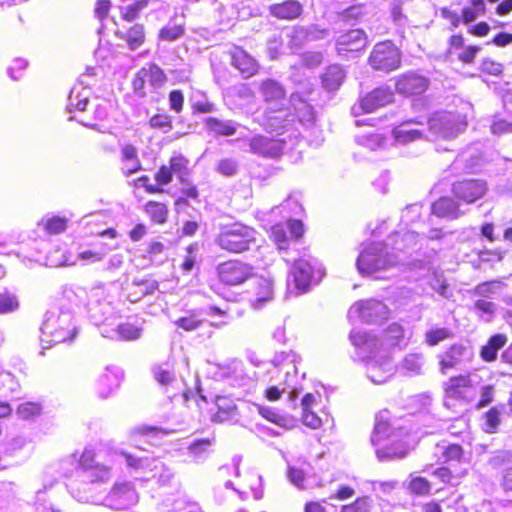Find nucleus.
<instances>
[{
	"label": "nucleus",
	"mask_w": 512,
	"mask_h": 512,
	"mask_svg": "<svg viewBox=\"0 0 512 512\" xmlns=\"http://www.w3.org/2000/svg\"><path fill=\"white\" fill-rule=\"evenodd\" d=\"M99 455L85 449L76 470L78 479L72 480L68 487L73 498L81 503L101 505L102 497L97 492L96 484L110 479V467L100 463Z\"/></svg>",
	"instance_id": "nucleus-1"
},
{
	"label": "nucleus",
	"mask_w": 512,
	"mask_h": 512,
	"mask_svg": "<svg viewBox=\"0 0 512 512\" xmlns=\"http://www.w3.org/2000/svg\"><path fill=\"white\" fill-rule=\"evenodd\" d=\"M350 340L358 348V355L366 361V373L371 382L384 384L394 375L396 368L392 358L381 348V343L375 336L352 331Z\"/></svg>",
	"instance_id": "nucleus-2"
},
{
	"label": "nucleus",
	"mask_w": 512,
	"mask_h": 512,
	"mask_svg": "<svg viewBox=\"0 0 512 512\" xmlns=\"http://www.w3.org/2000/svg\"><path fill=\"white\" fill-rule=\"evenodd\" d=\"M40 329L42 342L49 344L71 341L78 332L72 309L64 305L47 310Z\"/></svg>",
	"instance_id": "nucleus-3"
},
{
	"label": "nucleus",
	"mask_w": 512,
	"mask_h": 512,
	"mask_svg": "<svg viewBox=\"0 0 512 512\" xmlns=\"http://www.w3.org/2000/svg\"><path fill=\"white\" fill-rule=\"evenodd\" d=\"M506 284L500 280H492L481 282L474 286L470 291V295L474 298L470 307L479 320L490 323L494 320L498 305L492 300L502 292Z\"/></svg>",
	"instance_id": "nucleus-4"
},
{
	"label": "nucleus",
	"mask_w": 512,
	"mask_h": 512,
	"mask_svg": "<svg viewBox=\"0 0 512 512\" xmlns=\"http://www.w3.org/2000/svg\"><path fill=\"white\" fill-rule=\"evenodd\" d=\"M388 243H372L359 254L356 266L360 274L368 275L399 263V256L388 252Z\"/></svg>",
	"instance_id": "nucleus-5"
},
{
	"label": "nucleus",
	"mask_w": 512,
	"mask_h": 512,
	"mask_svg": "<svg viewBox=\"0 0 512 512\" xmlns=\"http://www.w3.org/2000/svg\"><path fill=\"white\" fill-rule=\"evenodd\" d=\"M256 241V231L241 223L225 225L216 237L217 245L230 253H242Z\"/></svg>",
	"instance_id": "nucleus-6"
},
{
	"label": "nucleus",
	"mask_w": 512,
	"mask_h": 512,
	"mask_svg": "<svg viewBox=\"0 0 512 512\" xmlns=\"http://www.w3.org/2000/svg\"><path fill=\"white\" fill-rule=\"evenodd\" d=\"M324 275L322 264L312 256L296 260L290 272L297 293L307 292L312 285L318 284Z\"/></svg>",
	"instance_id": "nucleus-7"
},
{
	"label": "nucleus",
	"mask_w": 512,
	"mask_h": 512,
	"mask_svg": "<svg viewBox=\"0 0 512 512\" xmlns=\"http://www.w3.org/2000/svg\"><path fill=\"white\" fill-rule=\"evenodd\" d=\"M87 312L96 326L105 324L115 315L113 300L103 285L93 287L88 294Z\"/></svg>",
	"instance_id": "nucleus-8"
},
{
	"label": "nucleus",
	"mask_w": 512,
	"mask_h": 512,
	"mask_svg": "<svg viewBox=\"0 0 512 512\" xmlns=\"http://www.w3.org/2000/svg\"><path fill=\"white\" fill-rule=\"evenodd\" d=\"M467 123L459 113L436 112L428 120L429 132L436 138L451 139L466 128Z\"/></svg>",
	"instance_id": "nucleus-9"
},
{
	"label": "nucleus",
	"mask_w": 512,
	"mask_h": 512,
	"mask_svg": "<svg viewBox=\"0 0 512 512\" xmlns=\"http://www.w3.org/2000/svg\"><path fill=\"white\" fill-rule=\"evenodd\" d=\"M369 64L374 70L394 71L400 67L401 52L391 41L379 42L370 53Z\"/></svg>",
	"instance_id": "nucleus-10"
},
{
	"label": "nucleus",
	"mask_w": 512,
	"mask_h": 512,
	"mask_svg": "<svg viewBox=\"0 0 512 512\" xmlns=\"http://www.w3.org/2000/svg\"><path fill=\"white\" fill-rule=\"evenodd\" d=\"M389 309L381 301L368 299L353 304L348 311L350 321L360 320L368 324L378 323L388 317Z\"/></svg>",
	"instance_id": "nucleus-11"
},
{
	"label": "nucleus",
	"mask_w": 512,
	"mask_h": 512,
	"mask_svg": "<svg viewBox=\"0 0 512 512\" xmlns=\"http://www.w3.org/2000/svg\"><path fill=\"white\" fill-rule=\"evenodd\" d=\"M138 502V494L129 482L115 483L111 490L102 497L101 505L113 510H126Z\"/></svg>",
	"instance_id": "nucleus-12"
},
{
	"label": "nucleus",
	"mask_w": 512,
	"mask_h": 512,
	"mask_svg": "<svg viewBox=\"0 0 512 512\" xmlns=\"http://www.w3.org/2000/svg\"><path fill=\"white\" fill-rule=\"evenodd\" d=\"M219 280L226 285H239L253 275V267L237 260L220 263L217 266Z\"/></svg>",
	"instance_id": "nucleus-13"
},
{
	"label": "nucleus",
	"mask_w": 512,
	"mask_h": 512,
	"mask_svg": "<svg viewBox=\"0 0 512 512\" xmlns=\"http://www.w3.org/2000/svg\"><path fill=\"white\" fill-rule=\"evenodd\" d=\"M394 100L393 91L387 86L375 88L359 100L358 105L352 107V113L356 116L360 113H371L378 108L392 103Z\"/></svg>",
	"instance_id": "nucleus-14"
},
{
	"label": "nucleus",
	"mask_w": 512,
	"mask_h": 512,
	"mask_svg": "<svg viewBox=\"0 0 512 512\" xmlns=\"http://www.w3.org/2000/svg\"><path fill=\"white\" fill-rule=\"evenodd\" d=\"M249 152L263 158H278L285 148V139L255 135L247 139Z\"/></svg>",
	"instance_id": "nucleus-15"
},
{
	"label": "nucleus",
	"mask_w": 512,
	"mask_h": 512,
	"mask_svg": "<svg viewBox=\"0 0 512 512\" xmlns=\"http://www.w3.org/2000/svg\"><path fill=\"white\" fill-rule=\"evenodd\" d=\"M262 125L270 133L290 132L291 135L296 136V132H298L294 117L287 110L282 109L265 112Z\"/></svg>",
	"instance_id": "nucleus-16"
},
{
	"label": "nucleus",
	"mask_w": 512,
	"mask_h": 512,
	"mask_svg": "<svg viewBox=\"0 0 512 512\" xmlns=\"http://www.w3.org/2000/svg\"><path fill=\"white\" fill-rule=\"evenodd\" d=\"M487 183L481 179H464L452 186L454 196L466 204H472L481 199L487 192Z\"/></svg>",
	"instance_id": "nucleus-17"
},
{
	"label": "nucleus",
	"mask_w": 512,
	"mask_h": 512,
	"mask_svg": "<svg viewBox=\"0 0 512 512\" xmlns=\"http://www.w3.org/2000/svg\"><path fill=\"white\" fill-rule=\"evenodd\" d=\"M429 79L425 76L408 72L398 77L396 81V91L403 95H418L427 90Z\"/></svg>",
	"instance_id": "nucleus-18"
},
{
	"label": "nucleus",
	"mask_w": 512,
	"mask_h": 512,
	"mask_svg": "<svg viewBox=\"0 0 512 512\" xmlns=\"http://www.w3.org/2000/svg\"><path fill=\"white\" fill-rule=\"evenodd\" d=\"M258 90L269 109L282 105L286 97L283 85L271 78L260 81Z\"/></svg>",
	"instance_id": "nucleus-19"
},
{
	"label": "nucleus",
	"mask_w": 512,
	"mask_h": 512,
	"mask_svg": "<svg viewBox=\"0 0 512 512\" xmlns=\"http://www.w3.org/2000/svg\"><path fill=\"white\" fill-rule=\"evenodd\" d=\"M290 103L294 110V114H291L295 121L296 127L301 125L305 128H309L314 124L315 113L312 106L304 99L299 92L292 93L290 97Z\"/></svg>",
	"instance_id": "nucleus-20"
},
{
	"label": "nucleus",
	"mask_w": 512,
	"mask_h": 512,
	"mask_svg": "<svg viewBox=\"0 0 512 512\" xmlns=\"http://www.w3.org/2000/svg\"><path fill=\"white\" fill-rule=\"evenodd\" d=\"M367 37L363 30L353 29L338 36L336 48L339 54L343 52H354L366 46Z\"/></svg>",
	"instance_id": "nucleus-21"
},
{
	"label": "nucleus",
	"mask_w": 512,
	"mask_h": 512,
	"mask_svg": "<svg viewBox=\"0 0 512 512\" xmlns=\"http://www.w3.org/2000/svg\"><path fill=\"white\" fill-rule=\"evenodd\" d=\"M231 64L235 67L245 79L252 77L258 71L257 61L245 50L235 47L231 52Z\"/></svg>",
	"instance_id": "nucleus-22"
},
{
	"label": "nucleus",
	"mask_w": 512,
	"mask_h": 512,
	"mask_svg": "<svg viewBox=\"0 0 512 512\" xmlns=\"http://www.w3.org/2000/svg\"><path fill=\"white\" fill-rule=\"evenodd\" d=\"M143 331V321L125 322L119 324L116 329L101 331V335L106 338L134 341L141 337Z\"/></svg>",
	"instance_id": "nucleus-23"
},
{
	"label": "nucleus",
	"mask_w": 512,
	"mask_h": 512,
	"mask_svg": "<svg viewBox=\"0 0 512 512\" xmlns=\"http://www.w3.org/2000/svg\"><path fill=\"white\" fill-rule=\"evenodd\" d=\"M268 11L271 16L277 19L294 20L301 15L303 7L297 0H285L281 3L270 5Z\"/></svg>",
	"instance_id": "nucleus-24"
},
{
	"label": "nucleus",
	"mask_w": 512,
	"mask_h": 512,
	"mask_svg": "<svg viewBox=\"0 0 512 512\" xmlns=\"http://www.w3.org/2000/svg\"><path fill=\"white\" fill-rule=\"evenodd\" d=\"M470 357V352L463 344H453L444 354L440 355V370L444 374L447 369L459 365L464 359Z\"/></svg>",
	"instance_id": "nucleus-25"
},
{
	"label": "nucleus",
	"mask_w": 512,
	"mask_h": 512,
	"mask_svg": "<svg viewBox=\"0 0 512 512\" xmlns=\"http://www.w3.org/2000/svg\"><path fill=\"white\" fill-rule=\"evenodd\" d=\"M273 282L268 278H259L255 282L254 296L250 304L255 310H260L273 299Z\"/></svg>",
	"instance_id": "nucleus-26"
},
{
	"label": "nucleus",
	"mask_w": 512,
	"mask_h": 512,
	"mask_svg": "<svg viewBox=\"0 0 512 512\" xmlns=\"http://www.w3.org/2000/svg\"><path fill=\"white\" fill-rule=\"evenodd\" d=\"M417 123L414 120L402 122L392 130L395 141L399 144H408L422 137V131L414 128Z\"/></svg>",
	"instance_id": "nucleus-27"
},
{
	"label": "nucleus",
	"mask_w": 512,
	"mask_h": 512,
	"mask_svg": "<svg viewBox=\"0 0 512 512\" xmlns=\"http://www.w3.org/2000/svg\"><path fill=\"white\" fill-rule=\"evenodd\" d=\"M215 404L217 411L213 415V421L223 423L237 419V407L232 399L225 396H218Z\"/></svg>",
	"instance_id": "nucleus-28"
},
{
	"label": "nucleus",
	"mask_w": 512,
	"mask_h": 512,
	"mask_svg": "<svg viewBox=\"0 0 512 512\" xmlns=\"http://www.w3.org/2000/svg\"><path fill=\"white\" fill-rule=\"evenodd\" d=\"M376 455L380 461L401 459L407 455V448L403 443L394 442L389 440V443L383 442L381 445H377Z\"/></svg>",
	"instance_id": "nucleus-29"
},
{
	"label": "nucleus",
	"mask_w": 512,
	"mask_h": 512,
	"mask_svg": "<svg viewBox=\"0 0 512 512\" xmlns=\"http://www.w3.org/2000/svg\"><path fill=\"white\" fill-rule=\"evenodd\" d=\"M115 36L124 40L128 49L135 51L145 42V29L142 24H135L127 32L115 31Z\"/></svg>",
	"instance_id": "nucleus-30"
},
{
	"label": "nucleus",
	"mask_w": 512,
	"mask_h": 512,
	"mask_svg": "<svg viewBox=\"0 0 512 512\" xmlns=\"http://www.w3.org/2000/svg\"><path fill=\"white\" fill-rule=\"evenodd\" d=\"M471 387L469 376H457L445 383V395L448 399H464L466 390Z\"/></svg>",
	"instance_id": "nucleus-31"
},
{
	"label": "nucleus",
	"mask_w": 512,
	"mask_h": 512,
	"mask_svg": "<svg viewBox=\"0 0 512 512\" xmlns=\"http://www.w3.org/2000/svg\"><path fill=\"white\" fill-rule=\"evenodd\" d=\"M386 414V412H380L376 415L375 426L371 436L373 446L381 445L383 442H388L392 438Z\"/></svg>",
	"instance_id": "nucleus-32"
},
{
	"label": "nucleus",
	"mask_w": 512,
	"mask_h": 512,
	"mask_svg": "<svg viewBox=\"0 0 512 512\" xmlns=\"http://www.w3.org/2000/svg\"><path fill=\"white\" fill-rule=\"evenodd\" d=\"M432 213L437 217L456 219L462 212L459 209V205L451 198L443 197L432 205Z\"/></svg>",
	"instance_id": "nucleus-33"
},
{
	"label": "nucleus",
	"mask_w": 512,
	"mask_h": 512,
	"mask_svg": "<svg viewBox=\"0 0 512 512\" xmlns=\"http://www.w3.org/2000/svg\"><path fill=\"white\" fill-rule=\"evenodd\" d=\"M90 90L81 85L74 86L68 96L67 111H84L89 102Z\"/></svg>",
	"instance_id": "nucleus-34"
},
{
	"label": "nucleus",
	"mask_w": 512,
	"mask_h": 512,
	"mask_svg": "<svg viewBox=\"0 0 512 512\" xmlns=\"http://www.w3.org/2000/svg\"><path fill=\"white\" fill-rule=\"evenodd\" d=\"M206 128L218 136H232L236 133L239 124L234 120H222L216 117H208L205 120Z\"/></svg>",
	"instance_id": "nucleus-35"
},
{
	"label": "nucleus",
	"mask_w": 512,
	"mask_h": 512,
	"mask_svg": "<svg viewBox=\"0 0 512 512\" xmlns=\"http://www.w3.org/2000/svg\"><path fill=\"white\" fill-rule=\"evenodd\" d=\"M119 375L118 372L106 369L102 373L97 381V390L101 398L105 399L111 395V393L119 386Z\"/></svg>",
	"instance_id": "nucleus-36"
},
{
	"label": "nucleus",
	"mask_w": 512,
	"mask_h": 512,
	"mask_svg": "<svg viewBox=\"0 0 512 512\" xmlns=\"http://www.w3.org/2000/svg\"><path fill=\"white\" fill-rule=\"evenodd\" d=\"M345 78V72L339 65L329 66L322 75L323 87L328 91L337 90Z\"/></svg>",
	"instance_id": "nucleus-37"
},
{
	"label": "nucleus",
	"mask_w": 512,
	"mask_h": 512,
	"mask_svg": "<svg viewBox=\"0 0 512 512\" xmlns=\"http://www.w3.org/2000/svg\"><path fill=\"white\" fill-rule=\"evenodd\" d=\"M419 234L415 232H406L404 234L395 233L388 239V245L392 250L404 251L417 244Z\"/></svg>",
	"instance_id": "nucleus-38"
},
{
	"label": "nucleus",
	"mask_w": 512,
	"mask_h": 512,
	"mask_svg": "<svg viewBox=\"0 0 512 512\" xmlns=\"http://www.w3.org/2000/svg\"><path fill=\"white\" fill-rule=\"evenodd\" d=\"M507 342V337L504 334H496L490 337L488 343L481 349V357L487 362L494 361L497 357V352Z\"/></svg>",
	"instance_id": "nucleus-39"
},
{
	"label": "nucleus",
	"mask_w": 512,
	"mask_h": 512,
	"mask_svg": "<svg viewBox=\"0 0 512 512\" xmlns=\"http://www.w3.org/2000/svg\"><path fill=\"white\" fill-rule=\"evenodd\" d=\"M152 372L155 380L163 387H173L177 381L175 372L168 363L155 365Z\"/></svg>",
	"instance_id": "nucleus-40"
},
{
	"label": "nucleus",
	"mask_w": 512,
	"mask_h": 512,
	"mask_svg": "<svg viewBox=\"0 0 512 512\" xmlns=\"http://www.w3.org/2000/svg\"><path fill=\"white\" fill-rule=\"evenodd\" d=\"M453 332L448 327L431 326L424 335V342L428 346H436L440 342L453 337Z\"/></svg>",
	"instance_id": "nucleus-41"
},
{
	"label": "nucleus",
	"mask_w": 512,
	"mask_h": 512,
	"mask_svg": "<svg viewBox=\"0 0 512 512\" xmlns=\"http://www.w3.org/2000/svg\"><path fill=\"white\" fill-rule=\"evenodd\" d=\"M108 253L106 247H93L89 249H83L78 252L77 260L82 264H93L101 261Z\"/></svg>",
	"instance_id": "nucleus-42"
},
{
	"label": "nucleus",
	"mask_w": 512,
	"mask_h": 512,
	"mask_svg": "<svg viewBox=\"0 0 512 512\" xmlns=\"http://www.w3.org/2000/svg\"><path fill=\"white\" fill-rule=\"evenodd\" d=\"M142 74L147 77V81L153 88H160L166 82V75L156 64H150L142 68Z\"/></svg>",
	"instance_id": "nucleus-43"
},
{
	"label": "nucleus",
	"mask_w": 512,
	"mask_h": 512,
	"mask_svg": "<svg viewBox=\"0 0 512 512\" xmlns=\"http://www.w3.org/2000/svg\"><path fill=\"white\" fill-rule=\"evenodd\" d=\"M505 410V406L503 404L492 407L485 414V423L484 429L488 433H495L500 425L501 419L500 416L502 412Z\"/></svg>",
	"instance_id": "nucleus-44"
},
{
	"label": "nucleus",
	"mask_w": 512,
	"mask_h": 512,
	"mask_svg": "<svg viewBox=\"0 0 512 512\" xmlns=\"http://www.w3.org/2000/svg\"><path fill=\"white\" fill-rule=\"evenodd\" d=\"M145 210L155 223L162 224L166 222L168 209L163 203L149 201L145 205Z\"/></svg>",
	"instance_id": "nucleus-45"
},
{
	"label": "nucleus",
	"mask_w": 512,
	"mask_h": 512,
	"mask_svg": "<svg viewBox=\"0 0 512 512\" xmlns=\"http://www.w3.org/2000/svg\"><path fill=\"white\" fill-rule=\"evenodd\" d=\"M188 160L182 155L173 156L169 161V169L176 175L181 183H184L185 178L188 174Z\"/></svg>",
	"instance_id": "nucleus-46"
},
{
	"label": "nucleus",
	"mask_w": 512,
	"mask_h": 512,
	"mask_svg": "<svg viewBox=\"0 0 512 512\" xmlns=\"http://www.w3.org/2000/svg\"><path fill=\"white\" fill-rule=\"evenodd\" d=\"M215 438H204L194 440L188 447L189 453L196 459H201L208 453L209 448L214 444Z\"/></svg>",
	"instance_id": "nucleus-47"
},
{
	"label": "nucleus",
	"mask_w": 512,
	"mask_h": 512,
	"mask_svg": "<svg viewBox=\"0 0 512 512\" xmlns=\"http://www.w3.org/2000/svg\"><path fill=\"white\" fill-rule=\"evenodd\" d=\"M356 141L358 144H360L370 150H377L384 145L385 138L381 134L370 133V134L358 135L356 137Z\"/></svg>",
	"instance_id": "nucleus-48"
},
{
	"label": "nucleus",
	"mask_w": 512,
	"mask_h": 512,
	"mask_svg": "<svg viewBox=\"0 0 512 512\" xmlns=\"http://www.w3.org/2000/svg\"><path fill=\"white\" fill-rule=\"evenodd\" d=\"M147 5H148L147 0H139L131 5L121 7L120 8L121 17L127 22H132L138 18L140 12L144 8H146Z\"/></svg>",
	"instance_id": "nucleus-49"
},
{
	"label": "nucleus",
	"mask_w": 512,
	"mask_h": 512,
	"mask_svg": "<svg viewBox=\"0 0 512 512\" xmlns=\"http://www.w3.org/2000/svg\"><path fill=\"white\" fill-rule=\"evenodd\" d=\"M183 24H171L168 23L159 32V39L163 41H175L184 34Z\"/></svg>",
	"instance_id": "nucleus-50"
},
{
	"label": "nucleus",
	"mask_w": 512,
	"mask_h": 512,
	"mask_svg": "<svg viewBox=\"0 0 512 512\" xmlns=\"http://www.w3.org/2000/svg\"><path fill=\"white\" fill-rule=\"evenodd\" d=\"M19 308V301L15 294L10 292L0 293V313L7 314L16 311Z\"/></svg>",
	"instance_id": "nucleus-51"
},
{
	"label": "nucleus",
	"mask_w": 512,
	"mask_h": 512,
	"mask_svg": "<svg viewBox=\"0 0 512 512\" xmlns=\"http://www.w3.org/2000/svg\"><path fill=\"white\" fill-rule=\"evenodd\" d=\"M239 163L234 158H224L219 160L216 171L226 177L234 176L238 173Z\"/></svg>",
	"instance_id": "nucleus-52"
},
{
	"label": "nucleus",
	"mask_w": 512,
	"mask_h": 512,
	"mask_svg": "<svg viewBox=\"0 0 512 512\" xmlns=\"http://www.w3.org/2000/svg\"><path fill=\"white\" fill-rule=\"evenodd\" d=\"M424 363V358L421 354H408L402 363L403 369L412 373L419 374Z\"/></svg>",
	"instance_id": "nucleus-53"
},
{
	"label": "nucleus",
	"mask_w": 512,
	"mask_h": 512,
	"mask_svg": "<svg viewBox=\"0 0 512 512\" xmlns=\"http://www.w3.org/2000/svg\"><path fill=\"white\" fill-rule=\"evenodd\" d=\"M295 34L298 38H304L307 41H313L325 38L328 35V31L325 29H318L314 26L310 27L309 29L300 27L295 30Z\"/></svg>",
	"instance_id": "nucleus-54"
},
{
	"label": "nucleus",
	"mask_w": 512,
	"mask_h": 512,
	"mask_svg": "<svg viewBox=\"0 0 512 512\" xmlns=\"http://www.w3.org/2000/svg\"><path fill=\"white\" fill-rule=\"evenodd\" d=\"M404 338V329L400 324L392 323L385 330V340L389 345H399Z\"/></svg>",
	"instance_id": "nucleus-55"
},
{
	"label": "nucleus",
	"mask_w": 512,
	"mask_h": 512,
	"mask_svg": "<svg viewBox=\"0 0 512 512\" xmlns=\"http://www.w3.org/2000/svg\"><path fill=\"white\" fill-rule=\"evenodd\" d=\"M408 488L413 494L427 495L430 493L431 485L427 479L423 477H415L411 479Z\"/></svg>",
	"instance_id": "nucleus-56"
},
{
	"label": "nucleus",
	"mask_w": 512,
	"mask_h": 512,
	"mask_svg": "<svg viewBox=\"0 0 512 512\" xmlns=\"http://www.w3.org/2000/svg\"><path fill=\"white\" fill-rule=\"evenodd\" d=\"M132 433L146 436L149 439H157L168 435L170 432L159 427L144 425L134 428Z\"/></svg>",
	"instance_id": "nucleus-57"
},
{
	"label": "nucleus",
	"mask_w": 512,
	"mask_h": 512,
	"mask_svg": "<svg viewBox=\"0 0 512 512\" xmlns=\"http://www.w3.org/2000/svg\"><path fill=\"white\" fill-rule=\"evenodd\" d=\"M241 460H242L241 456L235 455L232 458V463L231 464H225V465H222L221 467H219V469H218V477L220 479H225L226 476H229L232 473L235 476L238 477L240 475L239 466H240Z\"/></svg>",
	"instance_id": "nucleus-58"
},
{
	"label": "nucleus",
	"mask_w": 512,
	"mask_h": 512,
	"mask_svg": "<svg viewBox=\"0 0 512 512\" xmlns=\"http://www.w3.org/2000/svg\"><path fill=\"white\" fill-rule=\"evenodd\" d=\"M45 229L51 234H58L66 229V219L58 216L48 218L45 221Z\"/></svg>",
	"instance_id": "nucleus-59"
},
{
	"label": "nucleus",
	"mask_w": 512,
	"mask_h": 512,
	"mask_svg": "<svg viewBox=\"0 0 512 512\" xmlns=\"http://www.w3.org/2000/svg\"><path fill=\"white\" fill-rule=\"evenodd\" d=\"M228 93L241 100H249L254 97L252 89L244 83L236 84L229 88Z\"/></svg>",
	"instance_id": "nucleus-60"
},
{
	"label": "nucleus",
	"mask_w": 512,
	"mask_h": 512,
	"mask_svg": "<svg viewBox=\"0 0 512 512\" xmlns=\"http://www.w3.org/2000/svg\"><path fill=\"white\" fill-rule=\"evenodd\" d=\"M41 411V407L36 403H23L18 406L17 414L22 419H29L35 415H38Z\"/></svg>",
	"instance_id": "nucleus-61"
},
{
	"label": "nucleus",
	"mask_w": 512,
	"mask_h": 512,
	"mask_svg": "<svg viewBox=\"0 0 512 512\" xmlns=\"http://www.w3.org/2000/svg\"><path fill=\"white\" fill-rule=\"evenodd\" d=\"M150 126L168 132L172 128L171 119L168 115L157 114L151 117Z\"/></svg>",
	"instance_id": "nucleus-62"
},
{
	"label": "nucleus",
	"mask_w": 512,
	"mask_h": 512,
	"mask_svg": "<svg viewBox=\"0 0 512 512\" xmlns=\"http://www.w3.org/2000/svg\"><path fill=\"white\" fill-rule=\"evenodd\" d=\"M445 461H460L463 456V449L460 445L451 444L443 447Z\"/></svg>",
	"instance_id": "nucleus-63"
},
{
	"label": "nucleus",
	"mask_w": 512,
	"mask_h": 512,
	"mask_svg": "<svg viewBox=\"0 0 512 512\" xmlns=\"http://www.w3.org/2000/svg\"><path fill=\"white\" fill-rule=\"evenodd\" d=\"M434 475L438 477L443 483H450L455 485L457 484L460 473L458 475H454L449 467H440L434 471Z\"/></svg>",
	"instance_id": "nucleus-64"
}]
</instances>
